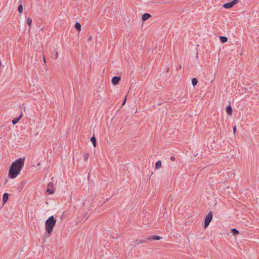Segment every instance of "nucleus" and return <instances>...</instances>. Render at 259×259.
<instances>
[{"label": "nucleus", "instance_id": "1", "mask_svg": "<svg viewBox=\"0 0 259 259\" xmlns=\"http://www.w3.org/2000/svg\"><path fill=\"white\" fill-rule=\"evenodd\" d=\"M24 158H20L12 163L9 172V176L11 179H14L20 175L24 166Z\"/></svg>", "mask_w": 259, "mask_h": 259}, {"label": "nucleus", "instance_id": "2", "mask_svg": "<svg viewBox=\"0 0 259 259\" xmlns=\"http://www.w3.org/2000/svg\"><path fill=\"white\" fill-rule=\"evenodd\" d=\"M56 220L54 217L52 215L45 222V228L47 232L49 234H51L53 232V228L55 226Z\"/></svg>", "mask_w": 259, "mask_h": 259}, {"label": "nucleus", "instance_id": "3", "mask_svg": "<svg viewBox=\"0 0 259 259\" xmlns=\"http://www.w3.org/2000/svg\"><path fill=\"white\" fill-rule=\"evenodd\" d=\"M212 218V212L210 211L207 215H206L205 219V223H204V228H207L210 222L211 221Z\"/></svg>", "mask_w": 259, "mask_h": 259}, {"label": "nucleus", "instance_id": "4", "mask_svg": "<svg viewBox=\"0 0 259 259\" xmlns=\"http://www.w3.org/2000/svg\"><path fill=\"white\" fill-rule=\"evenodd\" d=\"M238 3V0H233L230 3L225 4L223 5V7L226 9H230L233 7L235 4Z\"/></svg>", "mask_w": 259, "mask_h": 259}, {"label": "nucleus", "instance_id": "5", "mask_svg": "<svg viewBox=\"0 0 259 259\" xmlns=\"http://www.w3.org/2000/svg\"><path fill=\"white\" fill-rule=\"evenodd\" d=\"M120 80L119 76H114L112 78L111 82L113 85H116Z\"/></svg>", "mask_w": 259, "mask_h": 259}, {"label": "nucleus", "instance_id": "6", "mask_svg": "<svg viewBox=\"0 0 259 259\" xmlns=\"http://www.w3.org/2000/svg\"><path fill=\"white\" fill-rule=\"evenodd\" d=\"M23 114L22 112H21V113L20 114V115H19V116L18 117H16L13 119L12 123L14 124H16L19 121V120L23 117Z\"/></svg>", "mask_w": 259, "mask_h": 259}, {"label": "nucleus", "instance_id": "7", "mask_svg": "<svg viewBox=\"0 0 259 259\" xmlns=\"http://www.w3.org/2000/svg\"><path fill=\"white\" fill-rule=\"evenodd\" d=\"M151 17V15L150 14L145 13L142 15V20L143 21H145Z\"/></svg>", "mask_w": 259, "mask_h": 259}, {"label": "nucleus", "instance_id": "8", "mask_svg": "<svg viewBox=\"0 0 259 259\" xmlns=\"http://www.w3.org/2000/svg\"><path fill=\"white\" fill-rule=\"evenodd\" d=\"M226 111L229 115H232L233 111H232V107L230 105H229L227 107Z\"/></svg>", "mask_w": 259, "mask_h": 259}, {"label": "nucleus", "instance_id": "9", "mask_svg": "<svg viewBox=\"0 0 259 259\" xmlns=\"http://www.w3.org/2000/svg\"><path fill=\"white\" fill-rule=\"evenodd\" d=\"M162 166L161 161L160 160H158L155 163V168L156 169H158L160 168Z\"/></svg>", "mask_w": 259, "mask_h": 259}, {"label": "nucleus", "instance_id": "10", "mask_svg": "<svg viewBox=\"0 0 259 259\" xmlns=\"http://www.w3.org/2000/svg\"><path fill=\"white\" fill-rule=\"evenodd\" d=\"M75 27L78 32L81 31V25L79 22L75 23Z\"/></svg>", "mask_w": 259, "mask_h": 259}, {"label": "nucleus", "instance_id": "11", "mask_svg": "<svg viewBox=\"0 0 259 259\" xmlns=\"http://www.w3.org/2000/svg\"><path fill=\"white\" fill-rule=\"evenodd\" d=\"M160 239V237H159V236H151V237H149L148 238V240H159Z\"/></svg>", "mask_w": 259, "mask_h": 259}, {"label": "nucleus", "instance_id": "12", "mask_svg": "<svg viewBox=\"0 0 259 259\" xmlns=\"http://www.w3.org/2000/svg\"><path fill=\"white\" fill-rule=\"evenodd\" d=\"M91 141L92 142L94 147H96V139L95 137H92L91 139Z\"/></svg>", "mask_w": 259, "mask_h": 259}, {"label": "nucleus", "instance_id": "13", "mask_svg": "<svg viewBox=\"0 0 259 259\" xmlns=\"http://www.w3.org/2000/svg\"><path fill=\"white\" fill-rule=\"evenodd\" d=\"M3 199L4 203H5L7 201V200L8 199V194L7 193H5L3 195Z\"/></svg>", "mask_w": 259, "mask_h": 259}, {"label": "nucleus", "instance_id": "14", "mask_svg": "<svg viewBox=\"0 0 259 259\" xmlns=\"http://www.w3.org/2000/svg\"><path fill=\"white\" fill-rule=\"evenodd\" d=\"M220 40L222 42H226L228 40V38L226 36H222L220 37Z\"/></svg>", "mask_w": 259, "mask_h": 259}, {"label": "nucleus", "instance_id": "15", "mask_svg": "<svg viewBox=\"0 0 259 259\" xmlns=\"http://www.w3.org/2000/svg\"><path fill=\"white\" fill-rule=\"evenodd\" d=\"M231 232L234 235H238L239 233V231L235 228H233L231 230Z\"/></svg>", "mask_w": 259, "mask_h": 259}, {"label": "nucleus", "instance_id": "16", "mask_svg": "<svg viewBox=\"0 0 259 259\" xmlns=\"http://www.w3.org/2000/svg\"><path fill=\"white\" fill-rule=\"evenodd\" d=\"M32 19H31V18L29 17V18H28L27 19V24H28L29 26H31V23H32Z\"/></svg>", "mask_w": 259, "mask_h": 259}, {"label": "nucleus", "instance_id": "17", "mask_svg": "<svg viewBox=\"0 0 259 259\" xmlns=\"http://www.w3.org/2000/svg\"><path fill=\"white\" fill-rule=\"evenodd\" d=\"M198 82V81H197V79L195 78H194L192 79V83L193 84V85L195 86L197 84Z\"/></svg>", "mask_w": 259, "mask_h": 259}, {"label": "nucleus", "instance_id": "18", "mask_svg": "<svg viewBox=\"0 0 259 259\" xmlns=\"http://www.w3.org/2000/svg\"><path fill=\"white\" fill-rule=\"evenodd\" d=\"M145 242H146V241L144 240H137L136 241L135 244L136 245H138L139 244L143 243H145Z\"/></svg>", "mask_w": 259, "mask_h": 259}, {"label": "nucleus", "instance_id": "19", "mask_svg": "<svg viewBox=\"0 0 259 259\" xmlns=\"http://www.w3.org/2000/svg\"><path fill=\"white\" fill-rule=\"evenodd\" d=\"M18 12L21 13L23 12V6L22 5H20L18 7Z\"/></svg>", "mask_w": 259, "mask_h": 259}, {"label": "nucleus", "instance_id": "20", "mask_svg": "<svg viewBox=\"0 0 259 259\" xmlns=\"http://www.w3.org/2000/svg\"><path fill=\"white\" fill-rule=\"evenodd\" d=\"M83 157L85 160H88L89 157V154L88 153H85L83 155Z\"/></svg>", "mask_w": 259, "mask_h": 259}, {"label": "nucleus", "instance_id": "21", "mask_svg": "<svg viewBox=\"0 0 259 259\" xmlns=\"http://www.w3.org/2000/svg\"><path fill=\"white\" fill-rule=\"evenodd\" d=\"M47 191L50 194H52L54 192V190L50 188L47 189Z\"/></svg>", "mask_w": 259, "mask_h": 259}, {"label": "nucleus", "instance_id": "22", "mask_svg": "<svg viewBox=\"0 0 259 259\" xmlns=\"http://www.w3.org/2000/svg\"><path fill=\"white\" fill-rule=\"evenodd\" d=\"M233 133H234V134H235V133L236 132V131H237V130H236V125H235L233 126Z\"/></svg>", "mask_w": 259, "mask_h": 259}, {"label": "nucleus", "instance_id": "23", "mask_svg": "<svg viewBox=\"0 0 259 259\" xmlns=\"http://www.w3.org/2000/svg\"><path fill=\"white\" fill-rule=\"evenodd\" d=\"M54 55H55V58L57 59L58 57V53L57 51L55 52Z\"/></svg>", "mask_w": 259, "mask_h": 259}, {"label": "nucleus", "instance_id": "24", "mask_svg": "<svg viewBox=\"0 0 259 259\" xmlns=\"http://www.w3.org/2000/svg\"><path fill=\"white\" fill-rule=\"evenodd\" d=\"M126 100V97H125L124 100V101L122 102V106H123L125 104Z\"/></svg>", "mask_w": 259, "mask_h": 259}, {"label": "nucleus", "instance_id": "25", "mask_svg": "<svg viewBox=\"0 0 259 259\" xmlns=\"http://www.w3.org/2000/svg\"><path fill=\"white\" fill-rule=\"evenodd\" d=\"M170 159L172 161H175V160H176V158L174 156H171Z\"/></svg>", "mask_w": 259, "mask_h": 259}, {"label": "nucleus", "instance_id": "26", "mask_svg": "<svg viewBox=\"0 0 259 259\" xmlns=\"http://www.w3.org/2000/svg\"><path fill=\"white\" fill-rule=\"evenodd\" d=\"M92 36H89V37L88 38V41H90L92 40Z\"/></svg>", "mask_w": 259, "mask_h": 259}, {"label": "nucleus", "instance_id": "27", "mask_svg": "<svg viewBox=\"0 0 259 259\" xmlns=\"http://www.w3.org/2000/svg\"><path fill=\"white\" fill-rule=\"evenodd\" d=\"M43 61H44V63L45 64H46V60L45 56L44 55L43 56Z\"/></svg>", "mask_w": 259, "mask_h": 259}]
</instances>
